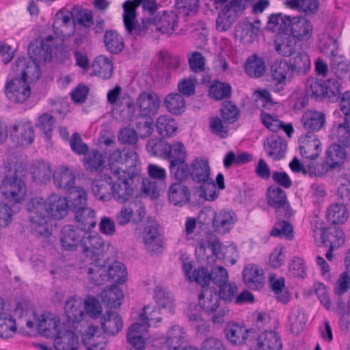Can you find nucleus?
<instances>
[{
	"mask_svg": "<svg viewBox=\"0 0 350 350\" xmlns=\"http://www.w3.org/2000/svg\"><path fill=\"white\" fill-rule=\"evenodd\" d=\"M326 217L333 224H342L347 220L349 211L343 203H334L327 208Z\"/></svg>",
	"mask_w": 350,
	"mask_h": 350,
	"instance_id": "40",
	"label": "nucleus"
},
{
	"mask_svg": "<svg viewBox=\"0 0 350 350\" xmlns=\"http://www.w3.org/2000/svg\"><path fill=\"white\" fill-rule=\"evenodd\" d=\"M105 304L109 308H116L121 305L124 297L122 290L116 285L105 288L100 295Z\"/></svg>",
	"mask_w": 350,
	"mask_h": 350,
	"instance_id": "45",
	"label": "nucleus"
},
{
	"mask_svg": "<svg viewBox=\"0 0 350 350\" xmlns=\"http://www.w3.org/2000/svg\"><path fill=\"white\" fill-rule=\"evenodd\" d=\"M92 75L107 80L111 78L113 71L112 61L107 57L100 55L97 56L92 64Z\"/></svg>",
	"mask_w": 350,
	"mask_h": 350,
	"instance_id": "30",
	"label": "nucleus"
},
{
	"mask_svg": "<svg viewBox=\"0 0 350 350\" xmlns=\"http://www.w3.org/2000/svg\"><path fill=\"white\" fill-rule=\"evenodd\" d=\"M164 157L170 161L174 160L187 159V153L184 144L181 142H174L165 146Z\"/></svg>",
	"mask_w": 350,
	"mask_h": 350,
	"instance_id": "57",
	"label": "nucleus"
},
{
	"mask_svg": "<svg viewBox=\"0 0 350 350\" xmlns=\"http://www.w3.org/2000/svg\"><path fill=\"white\" fill-rule=\"evenodd\" d=\"M97 329L95 327H89L87 332L82 336L84 345L88 350H105L106 342L105 338L96 336Z\"/></svg>",
	"mask_w": 350,
	"mask_h": 350,
	"instance_id": "43",
	"label": "nucleus"
},
{
	"mask_svg": "<svg viewBox=\"0 0 350 350\" xmlns=\"http://www.w3.org/2000/svg\"><path fill=\"white\" fill-rule=\"evenodd\" d=\"M123 21L124 27L130 35L144 36L146 34H154L156 32V23L154 17H149L142 19L140 24H136V12L127 8V3L123 4Z\"/></svg>",
	"mask_w": 350,
	"mask_h": 350,
	"instance_id": "5",
	"label": "nucleus"
},
{
	"mask_svg": "<svg viewBox=\"0 0 350 350\" xmlns=\"http://www.w3.org/2000/svg\"><path fill=\"white\" fill-rule=\"evenodd\" d=\"M136 104L142 116H150L157 113L160 99L154 93L144 92L138 96Z\"/></svg>",
	"mask_w": 350,
	"mask_h": 350,
	"instance_id": "16",
	"label": "nucleus"
},
{
	"mask_svg": "<svg viewBox=\"0 0 350 350\" xmlns=\"http://www.w3.org/2000/svg\"><path fill=\"white\" fill-rule=\"evenodd\" d=\"M75 176L72 171L68 167H62L57 169L53 174V181L55 186L68 191L73 189Z\"/></svg>",
	"mask_w": 350,
	"mask_h": 350,
	"instance_id": "37",
	"label": "nucleus"
},
{
	"mask_svg": "<svg viewBox=\"0 0 350 350\" xmlns=\"http://www.w3.org/2000/svg\"><path fill=\"white\" fill-rule=\"evenodd\" d=\"M244 12L241 3L229 2L220 10L216 19V28L219 31L229 29L237 18Z\"/></svg>",
	"mask_w": 350,
	"mask_h": 350,
	"instance_id": "7",
	"label": "nucleus"
},
{
	"mask_svg": "<svg viewBox=\"0 0 350 350\" xmlns=\"http://www.w3.org/2000/svg\"><path fill=\"white\" fill-rule=\"evenodd\" d=\"M286 141L277 135L271 136L267 139L265 150L269 157L277 161L282 159L286 151Z\"/></svg>",
	"mask_w": 350,
	"mask_h": 350,
	"instance_id": "31",
	"label": "nucleus"
},
{
	"mask_svg": "<svg viewBox=\"0 0 350 350\" xmlns=\"http://www.w3.org/2000/svg\"><path fill=\"white\" fill-rule=\"evenodd\" d=\"M156 32L161 34L172 35L178 27V15L172 11L163 12L154 17Z\"/></svg>",
	"mask_w": 350,
	"mask_h": 350,
	"instance_id": "18",
	"label": "nucleus"
},
{
	"mask_svg": "<svg viewBox=\"0 0 350 350\" xmlns=\"http://www.w3.org/2000/svg\"><path fill=\"white\" fill-rule=\"evenodd\" d=\"M148 328L146 325L139 323H133L127 332V341L131 346L137 350H142L145 347L147 339Z\"/></svg>",
	"mask_w": 350,
	"mask_h": 350,
	"instance_id": "20",
	"label": "nucleus"
},
{
	"mask_svg": "<svg viewBox=\"0 0 350 350\" xmlns=\"http://www.w3.org/2000/svg\"><path fill=\"white\" fill-rule=\"evenodd\" d=\"M301 155L309 160L316 159L321 152V142L313 134H306L299 139Z\"/></svg>",
	"mask_w": 350,
	"mask_h": 350,
	"instance_id": "14",
	"label": "nucleus"
},
{
	"mask_svg": "<svg viewBox=\"0 0 350 350\" xmlns=\"http://www.w3.org/2000/svg\"><path fill=\"white\" fill-rule=\"evenodd\" d=\"M245 71L251 77H261L265 72L264 60L256 55H252L245 63Z\"/></svg>",
	"mask_w": 350,
	"mask_h": 350,
	"instance_id": "51",
	"label": "nucleus"
},
{
	"mask_svg": "<svg viewBox=\"0 0 350 350\" xmlns=\"http://www.w3.org/2000/svg\"><path fill=\"white\" fill-rule=\"evenodd\" d=\"M92 190L94 196L103 202L111 200L112 196V177L107 175L92 182Z\"/></svg>",
	"mask_w": 350,
	"mask_h": 350,
	"instance_id": "23",
	"label": "nucleus"
},
{
	"mask_svg": "<svg viewBox=\"0 0 350 350\" xmlns=\"http://www.w3.org/2000/svg\"><path fill=\"white\" fill-rule=\"evenodd\" d=\"M128 94L122 93V88L117 85L108 91L107 100L109 104L113 106V109L118 111L121 110L123 98H126Z\"/></svg>",
	"mask_w": 350,
	"mask_h": 350,
	"instance_id": "61",
	"label": "nucleus"
},
{
	"mask_svg": "<svg viewBox=\"0 0 350 350\" xmlns=\"http://www.w3.org/2000/svg\"><path fill=\"white\" fill-rule=\"evenodd\" d=\"M248 329L235 323H229L225 328L227 339L234 345H241L248 336Z\"/></svg>",
	"mask_w": 350,
	"mask_h": 350,
	"instance_id": "38",
	"label": "nucleus"
},
{
	"mask_svg": "<svg viewBox=\"0 0 350 350\" xmlns=\"http://www.w3.org/2000/svg\"><path fill=\"white\" fill-rule=\"evenodd\" d=\"M65 321L51 314H42L38 319V331L44 337L55 338L66 325Z\"/></svg>",
	"mask_w": 350,
	"mask_h": 350,
	"instance_id": "9",
	"label": "nucleus"
},
{
	"mask_svg": "<svg viewBox=\"0 0 350 350\" xmlns=\"http://www.w3.org/2000/svg\"><path fill=\"white\" fill-rule=\"evenodd\" d=\"M83 232L73 226L67 225L61 231L60 243L66 250H75L81 244Z\"/></svg>",
	"mask_w": 350,
	"mask_h": 350,
	"instance_id": "19",
	"label": "nucleus"
},
{
	"mask_svg": "<svg viewBox=\"0 0 350 350\" xmlns=\"http://www.w3.org/2000/svg\"><path fill=\"white\" fill-rule=\"evenodd\" d=\"M185 342V333L183 329L178 325L172 326L166 337V343L169 350H182Z\"/></svg>",
	"mask_w": 350,
	"mask_h": 350,
	"instance_id": "44",
	"label": "nucleus"
},
{
	"mask_svg": "<svg viewBox=\"0 0 350 350\" xmlns=\"http://www.w3.org/2000/svg\"><path fill=\"white\" fill-rule=\"evenodd\" d=\"M290 57L288 62L293 72L295 71L298 73L305 74L310 69V59L307 53L299 52L293 53Z\"/></svg>",
	"mask_w": 350,
	"mask_h": 350,
	"instance_id": "50",
	"label": "nucleus"
},
{
	"mask_svg": "<svg viewBox=\"0 0 350 350\" xmlns=\"http://www.w3.org/2000/svg\"><path fill=\"white\" fill-rule=\"evenodd\" d=\"M81 246L83 254L90 258H100L105 247L103 239L97 234H91L90 232L83 234Z\"/></svg>",
	"mask_w": 350,
	"mask_h": 350,
	"instance_id": "11",
	"label": "nucleus"
},
{
	"mask_svg": "<svg viewBox=\"0 0 350 350\" xmlns=\"http://www.w3.org/2000/svg\"><path fill=\"white\" fill-rule=\"evenodd\" d=\"M158 228V223L150 221L146 225L142 234L144 247L151 254H157L162 252L163 238Z\"/></svg>",
	"mask_w": 350,
	"mask_h": 350,
	"instance_id": "6",
	"label": "nucleus"
},
{
	"mask_svg": "<svg viewBox=\"0 0 350 350\" xmlns=\"http://www.w3.org/2000/svg\"><path fill=\"white\" fill-rule=\"evenodd\" d=\"M271 74L273 79L280 84H284L293 75L288 61L282 59L275 60L272 64Z\"/></svg>",
	"mask_w": 350,
	"mask_h": 350,
	"instance_id": "34",
	"label": "nucleus"
},
{
	"mask_svg": "<svg viewBox=\"0 0 350 350\" xmlns=\"http://www.w3.org/2000/svg\"><path fill=\"white\" fill-rule=\"evenodd\" d=\"M26 166L16 163L14 174L6 176L1 182L0 191L3 198L12 204H21L26 198L27 185L24 177L27 174Z\"/></svg>",
	"mask_w": 350,
	"mask_h": 350,
	"instance_id": "4",
	"label": "nucleus"
},
{
	"mask_svg": "<svg viewBox=\"0 0 350 350\" xmlns=\"http://www.w3.org/2000/svg\"><path fill=\"white\" fill-rule=\"evenodd\" d=\"M164 103L167 111L174 115L182 113L185 109V100L183 96L178 93L168 94Z\"/></svg>",
	"mask_w": 350,
	"mask_h": 350,
	"instance_id": "52",
	"label": "nucleus"
},
{
	"mask_svg": "<svg viewBox=\"0 0 350 350\" xmlns=\"http://www.w3.org/2000/svg\"><path fill=\"white\" fill-rule=\"evenodd\" d=\"M297 40L291 34H282L275 41V51L281 55L291 56L295 51Z\"/></svg>",
	"mask_w": 350,
	"mask_h": 350,
	"instance_id": "41",
	"label": "nucleus"
},
{
	"mask_svg": "<svg viewBox=\"0 0 350 350\" xmlns=\"http://www.w3.org/2000/svg\"><path fill=\"white\" fill-rule=\"evenodd\" d=\"M198 304L206 314H211L219 308L220 299L214 289L206 288L199 295Z\"/></svg>",
	"mask_w": 350,
	"mask_h": 350,
	"instance_id": "22",
	"label": "nucleus"
},
{
	"mask_svg": "<svg viewBox=\"0 0 350 350\" xmlns=\"http://www.w3.org/2000/svg\"><path fill=\"white\" fill-rule=\"evenodd\" d=\"M88 280L94 285H103L107 282V265L104 259H94L86 269Z\"/></svg>",
	"mask_w": 350,
	"mask_h": 350,
	"instance_id": "15",
	"label": "nucleus"
},
{
	"mask_svg": "<svg viewBox=\"0 0 350 350\" xmlns=\"http://www.w3.org/2000/svg\"><path fill=\"white\" fill-rule=\"evenodd\" d=\"M104 162L105 159L103 154L95 150L87 152L83 157V165L85 169L90 172L100 170Z\"/></svg>",
	"mask_w": 350,
	"mask_h": 350,
	"instance_id": "55",
	"label": "nucleus"
},
{
	"mask_svg": "<svg viewBox=\"0 0 350 350\" xmlns=\"http://www.w3.org/2000/svg\"><path fill=\"white\" fill-rule=\"evenodd\" d=\"M36 126L47 139H50L55 127V118L49 113H44L38 118Z\"/></svg>",
	"mask_w": 350,
	"mask_h": 350,
	"instance_id": "58",
	"label": "nucleus"
},
{
	"mask_svg": "<svg viewBox=\"0 0 350 350\" xmlns=\"http://www.w3.org/2000/svg\"><path fill=\"white\" fill-rule=\"evenodd\" d=\"M64 310L67 317L66 324L77 328L79 323L85 316L83 299L76 296L70 297L65 303Z\"/></svg>",
	"mask_w": 350,
	"mask_h": 350,
	"instance_id": "10",
	"label": "nucleus"
},
{
	"mask_svg": "<svg viewBox=\"0 0 350 350\" xmlns=\"http://www.w3.org/2000/svg\"><path fill=\"white\" fill-rule=\"evenodd\" d=\"M288 319L291 332L294 334H299L304 329L306 322L304 312L298 308L295 309L291 312Z\"/></svg>",
	"mask_w": 350,
	"mask_h": 350,
	"instance_id": "62",
	"label": "nucleus"
},
{
	"mask_svg": "<svg viewBox=\"0 0 350 350\" xmlns=\"http://www.w3.org/2000/svg\"><path fill=\"white\" fill-rule=\"evenodd\" d=\"M169 168L170 176L179 183L191 178V167L187 163V159L171 161Z\"/></svg>",
	"mask_w": 350,
	"mask_h": 350,
	"instance_id": "42",
	"label": "nucleus"
},
{
	"mask_svg": "<svg viewBox=\"0 0 350 350\" xmlns=\"http://www.w3.org/2000/svg\"><path fill=\"white\" fill-rule=\"evenodd\" d=\"M340 144L331 145L326 151L325 160L334 169L343 163L346 158V152Z\"/></svg>",
	"mask_w": 350,
	"mask_h": 350,
	"instance_id": "48",
	"label": "nucleus"
},
{
	"mask_svg": "<svg viewBox=\"0 0 350 350\" xmlns=\"http://www.w3.org/2000/svg\"><path fill=\"white\" fill-rule=\"evenodd\" d=\"M68 204V209L78 213L87 208V193L81 187H74L68 191L66 198H64Z\"/></svg>",
	"mask_w": 350,
	"mask_h": 350,
	"instance_id": "24",
	"label": "nucleus"
},
{
	"mask_svg": "<svg viewBox=\"0 0 350 350\" xmlns=\"http://www.w3.org/2000/svg\"><path fill=\"white\" fill-rule=\"evenodd\" d=\"M139 319L142 321V324L146 325L147 328L151 325H155L157 323L161 320L159 310L151 306L144 307L143 311L139 315Z\"/></svg>",
	"mask_w": 350,
	"mask_h": 350,
	"instance_id": "60",
	"label": "nucleus"
},
{
	"mask_svg": "<svg viewBox=\"0 0 350 350\" xmlns=\"http://www.w3.org/2000/svg\"><path fill=\"white\" fill-rule=\"evenodd\" d=\"M267 203L277 210L278 214L281 212L284 217L288 218L293 212L287 201L286 192L276 186H271L267 191Z\"/></svg>",
	"mask_w": 350,
	"mask_h": 350,
	"instance_id": "8",
	"label": "nucleus"
},
{
	"mask_svg": "<svg viewBox=\"0 0 350 350\" xmlns=\"http://www.w3.org/2000/svg\"><path fill=\"white\" fill-rule=\"evenodd\" d=\"M325 123V116L322 112L316 111H307L301 118V124L304 129L310 133L319 131Z\"/></svg>",
	"mask_w": 350,
	"mask_h": 350,
	"instance_id": "32",
	"label": "nucleus"
},
{
	"mask_svg": "<svg viewBox=\"0 0 350 350\" xmlns=\"http://www.w3.org/2000/svg\"><path fill=\"white\" fill-rule=\"evenodd\" d=\"M237 221V215L232 211H221L215 214L213 226L220 234L228 232Z\"/></svg>",
	"mask_w": 350,
	"mask_h": 350,
	"instance_id": "27",
	"label": "nucleus"
},
{
	"mask_svg": "<svg viewBox=\"0 0 350 350\" xmlns=\"http://www.w3.org/2000/svg\"><path fill=\"white\" fill-rule=\"evenodd\" d=\"M323 243L329 244L331 250L339 247L345 242V236L342 230L336 227L329 228L328 231L323 230L321 234Z\"/></svg>",
	"mask_w": 350,
	"mask_h": 350,
	"instance_id": "47",
	"label": "nucleus"
},
{
	"mask_svg": "<svg viewBox=\"0 0 350 350\" xmlns=\"http://www.w3.org/2000/svg\"><path fill=\"white\" fill-rule=\"evenodd\" d=\"M270 286L275 294L276 299L282 303L287 304L290 300V296L285 288V280L283 278H275L270 277Z\"/></svg>",
	"mask_w": 350,
	"mask_h": 350,
	"instance_id": "56",
	"label": "nucleus"
},
{
	"mask_svg": "<svg viewBox=\"0 0 350 350\" xmlns=\"http://www.w3.org/2000/svg\"><path fill=\"white\" fill-rule=\"evenodd\" d=\"M109 168L113 175L112 196L118 202L124 203L133 194L129 183L137 173L139 157L132 149H116L109 154Z\"/></svg>",
	"mask_w": 350,
	"mask_h": 350,
	"instance_id": "1",
	"label": "nucleus"
},
{
	"mask_svg": "<svg viewBox=\"0 0 350 350\" xmlns=\"http://www.w3.org/2000/svg\"><path fill=\"white\" fill-rule=\"evenodd\" d=\"M135 212L138 213L139 219H142L146 213L144 206L137 201L131 202L127 205L123 206L116 215L118 224L121 226L129 224Z\"/></svg>",
	"mask_w": 350,
	"mask_h": 350,
	"instance_id": "25",
	"label": "nucleus"
},
{
	"mask_svg": "<svg viewBox=\"0 0 350 350\" xmlns=\"http://www.w3.org/2000/svg\"><path fill=\"white\" fill-rule=\"evenodd\" d=\"M243 278L245 284L252 289L258 290L263 286L265 280L263 270L258 265L246 266L243 271Z\"/></svg>",
	"mask_w": 350,
	"mask_h": 350,
	"instance_id": "21",
	"label": "nucleus"
},
{
	"mask_svg": "<svg viewBox=\"0 0 350 350\" xmlns=\"http://www.w3.org/2000/svg\"><path fill=\"white\" fill-rule=\"evenodd\" d=\"M100 322L103 332L111 336L117 334L123 326L122 318L116 312H106L100 317Z\"/></svg>",
	"mask_w": 350,
	"mask_h": 350,
	"instance_id": "28",
	"label": "nucleus"
},
{
	"mask_svg": "<svg viewBox=\"0 0 350 350\" xmlns=\"http://www.w3.org/2000/svg\"><path fill=\"white\" fill-rule=\"evenodd\" d=\"M10 136L17 138L18 143L22 146L31 144L34 139V131L32 124L28 121H19L13 124Z\"/></svg>",
	"mask_w": 350,
	"mask_h": 350,
	"instance_id": "17",
	"label": "nucleus"
},
{
	"mask_svg": "<svg viewBox=\"0 0 350 350\" xmlns=\"http://www.w3.org/2000/svg\"><path fill=\"white\" fill-rule=\"evenodd\" d=\"M256 341L258 350H282V349L280 337L275 332L261 333Z\"/></svg>",
	"mask_w": 350,
	"mask_h": 350,
	"instance_id": "35",
	"label": "nucleus"
},
{
	"mask_svg": "<svg viewBox=\"0 0 350 350\" xmlns=\"http://www.w3.org/2000/svg\"><path fill=\"white\" fill-rule=\"evenodd\" d=\"M330 137L342 146H349L350 119L345 118L343 122H334L330 132Z\"/></svg>",
	"mask_w": 350,
	"mask_h": 350,
	"instance_id": "29",
	"label": "nucleus"
},
{
	"mask_svg": "<svg viewBox=\"0 0 350 350\" xmlns=\"http://www.w3.org/2000/svg\"><path fill=\"white\" fill-rule=\"evenodd\" d=\"M286 4L291 8L297 9L306 15L315 14L319 9V0H288Z\"/></svg>",
	"mask_w": 350,
	"mask_h": 350,
	"instance_id": "54",
	"label": "nucleus"
},
{
	"mask_svg": "<svg viewBox=\"0 0 350 350\" xmlns=\"http://www.w3.org/2000/svg\"><path fill=\"white\" fill-rule=\"evenodd\" d=\"M191 178L196 183H200L209 180L211 178V167L207 159L198 157L190 164Z\"/></svg>",
	"mask_w": 350,
	"mask_h": 350,
	"instance_id": "26",
	"label": "nucleus"
},
{
	"mask_svg": "<svg viewBox=\"0 0 350 350\" xmlns=\"http://www.w3.org/2000/svg\"><path fill=\"white\" fill-rule=\"evenodd\" d=\"M236 31L237 33H239L241 40H245L246 41L250 42L258 33L259 27L247 20H243L237 27Z\"/></svg>",
	"mask_w": 350,
	"mask_h": 350,
	"instance_id": "59",
	"label": "nucleus"
},
{
	"mask_svg": "<svg viewBox=\"0 0 350 350\" xmlns=\"http://www.w3.org/2000/svg\"><path fill=\"white\" fill-rule=\"evenodd\" d=\"M169 201L174 205L183 206L190 199L189 188L181 183H172L167 192Z\"/></svg>",
	"mask_w": 350,
	"mask_h": 350,
	"instance_id": "33",
	"label": "nucleus"
},
{
	"mask_svg": "<svg viewBox=\"0 0 350 350\" xmlns=\"http://www.w3.org/2000/svg\"><path fill=\"white\" fill-rule=\"evenodd\" d=\"M29 219L32 228L40 236H49L52 231L51 218L61 219L68 213V204L64 198L52 194L46 200L31 198L27 204Z\"/></svg>",
	"mask_w": 350,
	"mask_h": 350,
	"instance_id": "3",
	"label": "nucleus"
},
{
	"mask_svg": "<svg viewBox=\"0 0 350 350\" xmlns=\"http://www.w3.org/2000/svg\"><path fill=\"white\" fill-rule=\"evenodd\" d=\"M17 331L16 320L5 311L0 315V338L8 339L13 337Z\"/></svg>",
	"mask_w": 350,
	"mask_h": 350,
	"instance_id": "49",
	"label": "nucleus"
},
{
	"mask_svg": "<svg viewBox=\"0 0 350 350\" xmlns=\"http://www.w3.org/2000/svg\"><path fill=\"white\" fill-rule=\"evenodd\" d=\"M33 51L39 55H32L29 46V57H18L16 59L12 66L15 77L5 83L6 96L14 103H23L26 101L31 92L29 84L38 80L41 76L38 62L42 50L40 47H36Z\"/></svg>",
	"mask_w": 350,
	"mask_h": 350,
	"instance_id": "2",
	"label": "nucleus"
},
{
	"mask_svg": "<svg viewBox=\"0 0 350 350\" xmlns=\"http://www.w3.org/2000/svg\"><path fill=\"white\" fill-rule=\"evenodd\" d=\"M77 328L70 325H66L59 334L54 338L55 350H77L79 346V339L74 333Z\"/></svg>",
	"mask_w": 350,
	"mask_h": 350,
	"instance_id": "12",
	"label": "nucleus"
},
{
	"mask_svg": "<svg viewBox=\"0 0 350 350\" xmlns=\"http://www.w3.org/2000/svg\"><path fill=\"white\" fill-rule=\"evenodd\" d=\"M231 94V87L228 83L221 82H215L211 85L209 90L210 96L216 99L221 100L230 97Z\"/></svg>",
	"mask_w": 350,
	"mask_h": 350,
	"instance_id": "64",
	"label": "nucleus"
},
{
	"mask_svg": "<svg viewBox=\"0 0 350 350\" xmlns=\"http://www.w3.org/2000/svg\"><path fill=\"white\" fill-rule=\"evenodd\" d=\"M288 26L291 35L297 40L307 41L313 34V26L310 20L304 16L291 17Z\"/></svg>",
	"mask_w": 350,
	"mask_h": 350,
	"instance_id": "13",
	"label": "nucleus"
},
{
	"mask_svg": "<svg viewBox=\"0 0 350 350\" xmlns=\"http://www.w3.org/2000/svg\"><path fill=\"white\" fill-rule=\"evenodd\" d=\"M107 282L111 281L117 284H123L127 276L125 266L119 262L107 265Z\"/></svg>",
	"mask_w": 350,
	"mask_h": 350,
	"instance_id": "53",
	"label": "nucleus"
},
{
	"mask_svg": "<svg viewBox=\"0 0 350 350\" xmlns=\"http://www.w3.org/2000/svg\"><path fill=\"white\" fill-rule=\"evenodd\" d=\"M103 42L106 50L112 54H118L125 46L123 38L115 30L106 31Z\"/></svg>",
	"mask_w": 350,
	"mask_h": 350,
	"instance_id": "39",
	"label": "nucleus"
},
{
	"mask_svg": "<svg viewBox=\"0 0 350 350\" xmlns=\"http://www.w3.org/2000/svg\"><path fill=\"white\" fill-rule=\"evenodd\" d=\"M95 216V211L90 208H87L76 213L75 217L77 223L76 228L79 229L83 234L90 232L96 226Z\"/></svg>",
	"mask_w": 350,
	"mask_h": 350,
	"instance_id": "36",
	"label": "nucleus"
},
{
	"mask_svg": "<svg viewBox=\"0 0 350 350\" xmlns=\"http://www.w3.org/2000/svg\"><path fill=\"white\" fill-rule=\"evenodd\" d=\"M154 299L157 305L165 309L172 310L174 308V297L168 292L161 288H156L154 293Z\"/></svg>",
	"mask_w": 350,
	"mask_h": 350,
	"instance_id": "63",
	"label": "nucleus"
},
{
	"mask_svg": "<svg viewBox=\"0 0 350 350\" xmlns=\"http://www.w3.org/2000/svg\"><path fill=\"white\" fill-rule=\"evenodd\" d=\"M156 129L163 137H170L176 133L177 124L174 119L167 115L160 116L156 122Z\"/></svg>",
	"mask_w": 350,
	"mask_h": 350,
	"instance_id": "46",
	"label": "nucleus"
}]
</instances>
